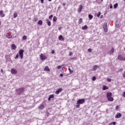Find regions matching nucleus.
I'll list each match as a JSON object with an SVG mask.
<instances>
[{"mask_svg": "<svg viewBox=\"0 0 125 125\" xmlns=\"http://www.w3.org/2000/svg\"><path fill=\"white\" fill-rule=\"evenodd\" d=\"M106 97L108 101H110L111 102L114 101V98L112 97V93L107 92L106 93Z\"/></svg>", "mask_w": 125, "mask_h": 125, "instance_id": "nucleus-1", "label": "nucleus"}, {"mask_svg": "<svg viewBox=\"0 0 125 125\" xmlns=\"http://www.w3.org/2000/svg\"><path fill=\"white\" fill-rule=\"evenodd\" d=\"M40 59L42 61H43V60H45L47 58V57L46 56L43 55V54H41L40 55Z\"/></svg>", "mask_w": 125, "mask_h": 125, "instance_id": "nucleus-2", "label": "nucleus"}, {"mask_svg": "<svg viewBox=\"0 0 125 125\" xmlns=\"http://www.w3.org/2000/svg\"><path fill=\"white\" fill-rule=\"evenodd\" d=\"M24 53V50L23 49H21L19 51V54L20 55V57L21 58V59H23V54Z\"/></svg>", "mask_w": 125, "mask_h": 125, "instance_id": "nucleus-3", "label": "nucleus"}, {"mask_svg": "<svg viewBox=\"0 0 125 125\" xmlns=\"http://www.w3.org/2000/svg\"><path fill=\"white\" fill-rule=\"evenodd\" d=\"M11 73L13 75H16V74H17V73H18V71H17V69L13 68V69H11Z\"/></svg>", "mask_w": 125, "mask_h": 125, "instance_id": "nucleus-4", "label": "nucleus"}, {"mask_svg": "<svg viewBox=\"0 0 125 125\" xmlns=\"http://www.w3.org/2000/svg\"><path fill=\"white\" fill-rule=\"evenodd\" d=\"M84 103V99H82L78 100L77 104H83Z\"/></svg>", "mask_w": 125, "mask_h": 125, "instance_id": "nucleus-5", "label": "nucleus"}, {"mask_svg": "<svg viewBox=\"0 0 125 125\" xmlns=\"http://www.w3.org/2000/svg\"><path fill=\"white\" fill-rule=\"evenodd\" d=\"M103 28L104 30V32L107 33L108 32V28L107 27V23H104L103 26Z\"/></svg>", "mask_w": 125, "mask_h": 125, "instance_id": "nucleus-6", "label": "nucleus"}, {"mask_svg": "<svg viewBox=\"0 0 125 125\" xmlns=\"http://www.w3.org/2000/svg\"><path fill=\"white\" fill-rule=\"evenodd\" d=\"M118 59H119V60H122V61H124V60H125V58L123 57L122 55H119L118 56Z\"/></svg>", "mask_w": 125, "mask_h": 125, "instance_id": "nucleus-7", "label": "nucleus"}, {"mask_svg": "<svg viewBox=\"0 0 125 125\" xmlns=\"http://www.w3.org/2000/svg\"><path fill=\"white\" fill-rule=\"evenodd\" d=\"M23 90H24V88H21L20 89H18L17 90V92L18 93V94H20V93H21V92H22Z\"/></svg>", "mask_w": 125, "mask_h": 125, "instance_id": "nucleus-8", "label": "nucleus"}, {"mask_svg": "<svg viewBox=\"0 0 125 125\" xmlns=\"http://www.w3.org/2000/svg\"><path fill=\"white\" fill-rule=\"evenodd\" d=\"M122 117V114L120 113H117L116 115H115L116 119H119Z\"/></svg>", "mask_w": 125, "mask_h": 125, "instance_id": "nucleus-9", "label": "nucleus"}, {"mask_svg": "<svg viewBox=\"0 0 125 125\" xmlns=\"http://www.w3.org/2000/svg\"><path fill=\"white\" fill-rule=\"evenodd\" d=\"M45 107L44 106V105L42 104L39 106V109L40 110H43Z\"/></svg>", "mask_w": 125, "mask_h": 125, "instance_id": "nucleus-10", "label": "nucleus"}, {"mask_svg": "<svg viewBox=\"0 0 125 125\" xmlns=\"http://www.w3.org/2000/svg\"><path fill=\"white\" fill-rule=\"evenodd\" d=\"M62 90V88H59L55 92L56 94H59L60 92H61V91Z\"/></svg>", "mask_w": 125, "mask_h": 125, "instance_id": "nucleus-11", "label": "nucleus"}, {"mask_svg": "<svg viewBox=\"0 0 125 125\" xmlns=\"http://www.w3.org/2000/svg\"><path fill=\"white\" fill-rule=\"evenodd\" d=\"M17 46H16V45H15V44H12L11 45V49L12 50H15L16 48H17Z\"/></svg>", "mask_w": 125, "mask_h": 125, "instance_id": "nucleus-12", "label": "nucleus"}, {"mask_svg": "<svg viewBox=\"0 0 125 125\" xmlns=\"http://www.w3.org/2000/svg\"><path fill=\"white\" fill-rule=\"evenodd\" d=\"M6 37L7 39H12V35L9 34V33H7Z\"/></svg>", "mask_w": 125, "mask_h": 125, "instance_id": "nucleus-13", "label": "nucleus"}, {"mask_svg": "<svg viewBox=\"0 0 125 125\" xmlns=\"http://www.w3.org/2000/svg\"><path fill=\"white\" fill-rule=\"evenodd\" d=\"M0 16L1 17H4V16H5V14H4V13H3V11H0Z\"/></svg>", "mask_w": 125, "mask_h": 125, "instance_id": "nucleus-14", "label": "nucleus"}, {"mask_svg": "<svg viewBox=\"0 0 125 125\" xmlns=\"http://www.w3.org/2000/svg\"><path fill=\"white\" fill-rule=\"evenodd\" d=\"M109 54H110V55H112V54H114V48H112L110 51L109 52Z\"/></svg>", "mask_w": 125, "mask_h": 125, "instance_id": "nucleus-15", "label": "nucleus"}, {"mask_svg": "<svg viewBox=\"0 0 125 125\" xmlns=\"http://www.w3.org/2000/svg\"><path fill=\"white\" fill-rule=\"evenodd\" d=\"M82 9H83V5H80L79 6V9L78 10V12H79V13L82 12Z\"/></svg>", "mask_w": 125, "mask_h": 125, "instance_id": "nucleus-16", "label": "nucleus"}, {"mask_svg": "<svg viewBox=\"0 0 125 125\" xmlns=\"http://www.w3.org/2000/svg\"><path fill=\"white\" fill-rule=\"evenodd\" d=\"M44 71H46L47 72H50V69L48 68V66H45L44 68Z\"/></svg>", "mask_w": 125, "mask_h": 125, "instance_id": "nucleus-17", "label": "nucleus"}, {"mask_svg": "<svg viewBox=\"0 0 125 125\" xmlns=\"http://www.w3.org/2000/svg\"><path fill=\"white\" fill-rule=\"evenodd\" d=\"M59 39L60 40V41H64V37H63L62 35H60L59 37Z\"/></svg>", "mask_w": 125, "mask_h": 125, "instance_id": "nucleus-18", "label": "nucleus"}, {"mask_svg": "<svg viewBox=\"0 0 125 125\" xmlns=\"http://www.w3.org/2000/svg\"><path fill=\"white\" fill-rule=\"evenodd\" d=\"M54 98V95H50L49 96V97L48 98V101H50V100L51 99V98Z\"/></svg>", "mask_w": 125, "mask_h": 125, "instance_id": "nucleus-19", "label": "nucleus"}, {"mask_svg": "<svg viewBox=\"0 0 125 125\" xmlns=\"http://www.w3.org/2000/svg\"><path fill=\"white\" fill-rule=\"evenodd\" d=\"M98 68H99V67L97 65H95L93 67V71H96V70H97V69H98Z\"/></svg>", "mask_w": 125, "mask_h": 125, "instance_id": "nucleus-20", "label": "nucleus"}, {"mask_svg": "<svg viewBox=\"0 0 125 125\" xmlns=\"http://www.w3.org/2000/svg\"><path fill=\"white\" fill-rule=\"evenodd\" d=\"M87 29V25H84V26L82 27V30H86Z\"/></svg>", "mask_w": 125, "mask_h": 125, "instance_id": "nucleus-21", "label": "nucleus"}, {"mask_svg": "<svg viewBox=\"0 0 125 125\" xmlns=\"http://www.w3.org/2000/svg\"><path fill=\"white\" fill-rule=\"evenodd\" d=\"M47 23L48 24V26H50L51 25V23H50V21H49L48 20H46Z\"/></svg>", "mask_w": 125, "mask_h": 125, "instance_id": "nucleus-22", "label": "nucleus"}, {"mask_svg": "<svg viewBox=\"0 0 125 125\" xmlns=\"http://www.w3.org/2000/svg\"><path fill=\"white\" fill-rule=\"evenodd\" d=\"M88 17H89V20H91V19L93 18V16L91 15H88Z\"/></svg>", "mask_w": 125, "mask_h": 125, "instance_id": "nucleus-23", "label": "nucleus"}, {"mask_svg": "<svg viewBox=\"0 0 125 125\" xmlns=\"http://www.w3.org/2000/svg\"><path fill=\"white\" fill-rule=\"evenodd\" d=\"M108 87L104 85L103 86V90H106V89H108Z\"/></svg>", "mask_w": 125, "mask_h": 125, "instance_id": "nucleus-24", "label": "nucleus"}, {"mask_svg": "<svg viewBox=\"0 0 125 125\" xmlns=\"http://www.w3.org/2000/svg\"><path fill=\"white\" fill-rule=\"evenodd\" d=\"M39 25H42V21L40 20L38 21Z\"/></svg>", "mask_w": 125, "mask_h": 125, "instance_id": "nucleus-25", "label": "nucleus"}, {"mask_svg": "<svg viewBox=\"0 0 125 125\" xmlns=\"http://www.w3.org/2000/svg\"><path fill=\"white\" fill-rule=\"evenodd\" d=\"M18 14H17V13H14V18H16V17H17Z\"/></svg>", "mask_w": 125, "mask_h": 125, "instance_id": "nucleus-26", "label": "nucleus"}, {"mask_svg": "<svg viewBox=\"0 0 125 125\" xmlns=\"http://www.w3.org/2000/svg\"><path fill=\"white\" fill-rule=\"evenodd\" d=\"M53 20L54 22H56V21L57 20V19L56 18V17H54Z\"/></svg>", "mask_w": 125, "mask_h": 125, "instance_id": "nucleus-27", "label": "nucleus"}, {"mask_svg": "<svg viewBox=\"0 0 125 125\" xmlns=\"http://www.w3.org/2000/svg\"><path fill=\"white\" fill-rule=\"evenodd\" d=\"M82 22H83V19H80L79 21V24H81Z\"/></svg>", "mask_w": 125, "mask_h": 125, "instance_id": "nucleus-28", "label": "nucleus"}, {"mask_svg": "<svg viewBox=\"0 0 125 125\" xmlns=\"http://www.w3.org/2000/svg\"><path fill=\"white\" fill-rule=\"evenodd\" d=\"M117 7H118V3H116L114 5V8H117Z\"/></svg>", "mask_w": 125, "mask_h": 125, "instance_id": "nucleus-29", "label": "nucleus"}, {"mask_svg": "<svg viewBox=\"0 0 125 125\" xmlns=\"http://www.w3.org/2000/svg\"><path fill=\"white\" fill-rule=\"evenodd\" d=\"M27 39V36L24 35L23 37H22V40H26Z\"/></svg>", "mask_w": 125, "mask_h": 125, "instance_id": "nucleus-30", "label": "nucleus"}, {"mask_svg": "<svg viewBox=\"0 0 125 125\" xmlns=\"http://www.w3.org/2000/svg\"><path fill=\"white\" fill-rule=\"evenodd\" d=\"M92 81H95L96 80V77L95 76H94L92 78Z\"/></svg>", "mask_w": 125, "mask_h": 125, "instance_id": "nucleus-31", "label": "nucleus"}, {"mask_svg": "<svg viewBox=\"0 0 125 125\" xmlns=\"http://www.w3.org/2000/svg\"><path fill=\"white\" fill-rule=\"evenodd\" d=\"M100 15H101V13L99 12L97 16V17H100Z\"/></svg>", "mask_w": 125, "mask_h": 125, "instance_id": "nucleus-32", "label": "nucleus"}, {"mask_svg": "<svg viewBox=\"0 0 125 125\" xmlns=\"http://www.w3.org/2000/svg\"><path fill=\"white\" fill-rule=\"evenodd\" d=\"M19 57V55L17 54L15 58L16 59H17V58H18Z\"/></svg>", "mask_w": 125, "mask_h": 125, "instance_id": "nucleus-33", "label": "nucleus"}, {"mask_svg": "<svg viewBox=\"0 0 125 125\" xmlns=\"http://www.w3.org/2000/svg\"><path fill=\"white\" fill-rule=\"evenodd\" d=\"M107 81V82L110 83V82H111V81H112V80L111 79V78H108Z\"/></svg>", "mask_w": 125, "mask_h": 125, "instance_id": "nucleus-34", "label": "nucleus"}, {"mask_svg": "<svg viewBox=\"0 0 125 125\" xmlns=\"http://www.w3.org/2000/svg\"><path fill=\"white\" fill-rule=\"evenodd\" d=\"M34 22H37V21H38V18H35L34 19Z\"/></svg>", "mask_w": 125, "mask_h": 125, "instance_id": "nucleus-35", "label": "nucleus"}, {"mask_svg": "<svg viewBox=\"0 0 125 125\" xmlns=\"http://www.w3.org/2000/svg\"><path fill=\"white\" fill-rule=\"evenodd\" d=\"M61 68H62V66H61V65H59L57 67V68L59 69H61Z\"/></svg>", "mask_w": 125, "mask_h": 125, "instance_id": "nucleus-36", "label": "nucleus"}, {"mask_svg": "<svg viewBox=\"0 0 125 125\" xmlns=\"http://www.w3.org/2000/svg\"><path fill=\"white\" fill-rule=\"evenodd\" d=\"M68 70H69V71L70 74H72V73H73V71L71 70L70 68H68Z\"/></svg>", "mask_w": 125, "mask_h": 125, "instance_id": "nucleus-37", "label": "nucleus"}, {"mask_svg": "<svg viewBox=\"0 0 125 125\" xmlns=\"http://www.w3.org/2000/svg\"><path fill=\"white\" fill-rule=\"evenodd\" d=\"M53 17V16L51 15L49 17V19H51Z\"/></svg>", "mask_w": 125, "mask_h": 125, "instance_id": "nucleus-38", "label": "nucleus"}, {"mask_svg": "<svg viewBox=\"0 0 125 125\" xmlns=\"http://www.w3.org/2000/svg\"><path fill=\"white\" fill-rule=\"evenodd\" d=\"M109 7H110V9H112V8H113V5L112 4H110Z\"/></svg>", "mask_w": 125, "mask_h": 125, "instance_id": "nucleus-39", "label": "nucleus"}, {"mask_svg": "<svg viewBox=\"0 0 125 125\" xmlns=\"http://www.w3.org/2000/svg\"><path fill=\"white\" fill-rule=\"evenodd\" d=\"M88 52H91V51H92L91 49H90V48L88 49Z\"/></svg>", "mask_w": 125, "mask_h": 125, "instance_id": "nucleus-40", "label": "nucleus"}, {"mask_svg": "<svg viewBox=\"0 0 125 125\" xmlns=\"http://www.w3.org/2000/svg\"><path fill=\"white\" fill-rule=\"evenodd\" d=\"M76 108H80V104H78V105H76Z\"/></svg>", "mask_w": 125, "mask_h": 125, "instance_id": "nucleus-41", "label": "nucleus"}, {"mask_svg": "<svg viewBox=\"0 0 125 125\" xmlns=\"http://www.w3.org/2000/svg\"><path fill=\"white\" fill-rule=\"evenodd\" d=\"M1 73H2V74H3L4 73L3 69H1Z\"/></svg>", "mask_w": 125, "mask_h": 125, "instance_id": "nucleus-42", "label": "nucleus"}, {"mask_svg": "<svg viewBox=\"0 0 125 125\" xmlns=\"http://www.w3.org/2000/svg\"><path fill=\"white\" fill-rule=\"evenodd\" d=\"M123 96L124 97H125V91L123 93Z\"/></svg>", "mask_w": 125, "mask_h": 125, "instance_id": "nucleus-43", "label": "nucleus"}, {"mask_svg": "<svg viewBox=\"0 0 125 125\" xmlns=\"http://www.w3.org/2000/svg\"><path fill=\"white\" fill-rule=\"evenodd\" d=\"M116 27H117V28H119V27H120V25L116 24Z\"/></svg>", "mask_w": 125, "mask_h": 125, "instance_id": "nucleus-44", "label": "nucleus"}, {"mask_svg": "<svg viewBox=\"0 0 125 125\" xmlns=\"http://www.w3.org/2000/svg\"><path fill=\"white\" fill-rule=\"evenodd\" d=\"M119 105L116 106V110H118V109H119Z\"/></svg>", "mask_w": 125, "mask_h": 125, "instance_id": "nucleus-45", "label": "nucleus"}, {"mask_svg": "<svg viewBox=\"0 0 125 125\" xmlns=\"http://www.w3.org/2000/svg\"><path fill=\"white\" fill-rule=\"evenodd\" d=\"M123 77L124 78H125V73L123 74Z\"/></svg>", "mask_w": 125, "mask_h": 125, "instance_id": "nucleus-46", "label": "nucleus"}, {"mask_svg": "<svg viewBox=\"0 0 125 125\" xmlns=\"http://www.w3.org/2000/svg\"><path fill=\"white\" fill-rule=\"evenodd\" d=\"M43 0H41V2H42V3H43Z\"/></svg>", "mask_w": 125, "mask_h": 125, "instance_id": "nucleus-47", "label": "nucleus"}, {"mask_svg": "<svg viewBox=\"0 0 125 125\" xmlns=\"http://www.w3.org/2000/svg\"><path fill=\"white\" fill-rule=\"evenodd\" d=\"M112 124H113V125H116V122H113Z\"/></svg>", "mask_w": 125, "mask_h": 125, "instance_id": "nucleus-48", "label": "nucleus"}, {"mask_svg": "<svg viewBox=\"0 0 125 125\" xmlns=\"http://www.w3.org/2000/svg\"><path fill=\"white\" fill-rule=\"evenodd\" d=\"M63 76V74H60V77H62Z\"/></svg>", "mask_w": 125, "mask_h": 125, "instance_id": "nucleus-49", "label": "nucleus"}, {"mask_svg": "<svg viewBox=\"0 0 125 125\" xmlns=\"http://www.w3.org/2000/svg\"><path fill=\"white\" fill-rule=\"evenodd\" d=\"M54 52H55L54 51H52V54H53V53H54Z\"/></svg>", "mask_w": 125, "mask_h": 125, "instance_id": "nucleus-50", "label": "nucleus"}, {"mask_svg": "<svg viewBox=\"0 0 125 125\" xmlns=\"http://www.w3.org/2000/svg\"><path fill=\"white\" fill-rule=\"evenodd\" d=\"M69 55H72V53H70Z\"/></svg>", "mask_w": 125, "mask_h": 125, "instance_id": "nucleus-51", "label": "nucleus"}, {"mask_svg": "<svg viewBox=\"0 0 125 125\" xmlns=\"http://www.w3.org/2000/svg\"><path fill=\"white\" fill-rule=\"evenodd\" d=\"M52 0H48L49 1H51Z\"/></svg>", "mask_w": 125, "mask_h": 125, "instance_id": "nucleus-52", "label": "nucleus"}, {"mask_svg": "<svg viewBox=\"0 0 125 125\" xmlns=\"http://www.w3.org/2000/svg\"><path fill=\"white\" fill-rule=\"evenodd\" d=\"M63 5L65 6V4H64V3H63Z\"/></svg>", "mask_w": 125, "mask_h": 125, "instance_id": "nucleus-53", "label": "nucleus"}, {"mask_svg": "<svg viewBox=\"0 0 125 125\" xmlns=\"http://www.w3.org/2000/svg\"><path fill=\"white\" fill-rule=\"evenodd\" d=\"M59 30H60V29H61L60 27H59Z\"/></svg>", "mask_w": 125, "mask_h": 125, "instance_id": "nucleus-54", "label": "nucleus"}, {"mask_svg": "<svg viewBox=\"0 0 125 125\" xmlns=\"http://www.w3.org/2000/svg\"><path fill=\"white\" fill-rule=\"evenodd\" d=\"M59 30H60V29H61L60 27H59Z\"/></svg>", "mask_w": 125, "mask_h": 125, "instance_id": "nucleus-55", "label": "nucleus"}, {"mask_svg": "<svg viewBox=\"0 0 125 125\" xmlns=\"http://www.w3.org/2000/svg\"><path fill=\"white\" fill-rule=\"evenodd\" d=\"M0 24H1V23H0Z\"/></svg>", "mask_w": 125, "mask_h": 125, "instance_id": "nucleus-56", "label": "nucleus"}, {"mask_svg": "<svg viewBox=\"0 0 125 125\" xmlns=\"http://www.w3.org/2000/svg\"><path fill=\"white\" fill-rule=\"evenodd\" d=\"M124 73L125 74V71Z\"/></svg>", "mask_w": 125, "mask_h": 125, "instance_id": "nucleus-57", "label": "nucleus"}]
</instances>
